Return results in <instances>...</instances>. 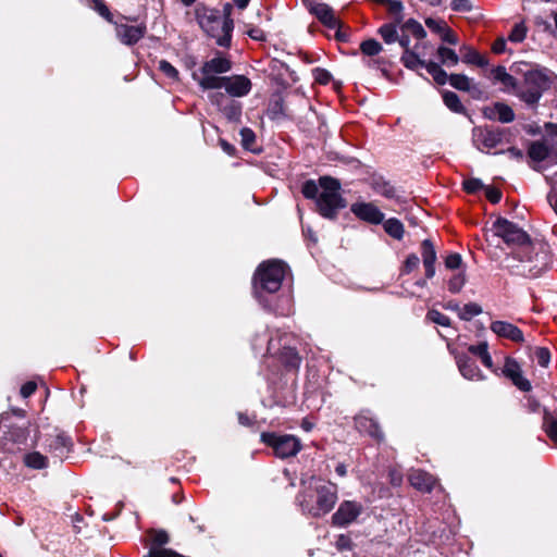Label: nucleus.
<instances>
[{
    "label": "nucleus",
    "mask_w": 557,
    "mask_h": 557,
    "mask_svg": "<svg viewBox=\"0 0 557 557\" xmlns=\"http://www.w3.org/2000/svg\"><path fill=\"white\" fill-rule=\"evenodd\" d=\"M493 231L496 236L502 237L508 245H517L524 249H529L530 247L529 235L517 224L505 218L496 219L493 223Z\"/></svg>",
    "instance_id": "6e6552de"
},
{
    "label": "nucleus",
    "mask_w": 557,
    "mask_h": 557,
    "mask_svg": "<svg viewBox=\"0 0 557 557\" xmlns=\"http://www.w3.org/2000/svg\"><path fill=\"white\" fill-rule=\"evenodd\" d=\"M419 264H420L419 257L414 253H410L404 262V265L401 268V274L411 273L412 271L418 269Z\"/></svg>",
    "instance_id": "8fccbe9b"
},
{
    "label": "nucleus",
    "mask_w": 557,
    "mask_h": 557,
    "mask_svg": "<svg viewBox=\"0 0 557 557\" xmlns=\"http://www.w3.org/2000/svg\"><path fill=\"white\" fill-rule=\"evenodd\" d=\"M240 135V145L242 147L253 153V154H260L262 153L263 149L262 147L257 145V137L255 132L249 127H243L239 132Z\"/></svg>",
    "instance_id": "a878e982"
},
{
    "label": "nucleus",
    "mask_w": 557,
    "mask_h": 557,
    "mask_svg": "<svg viewBox=\"0 0 557 557\" xmlns=\"http://www.w3.org/2000/svg\"><path fill=\"white\" fill-rule=\"evenodd\" d=\"M401 60L404 61L405 65L408 67V69H418V67H424L425 69V64H428L426 61L424 60H421L418 54L411 50H407L404 52L403 57H401Z\"/></svg>",
    "instance_id": "79ce46f5"
},
{
    "label": "nucleus",
    "mask_w": 557,
    "mask_h": 557,
    "mask_svg": "<svg viewBox=\"0 0 557 557\" xmlns=\"http://www.w3.org/2000/svg\"><path fill=\"white\" fill-rule=\"evenodd\" d=\"M335 546L338 552H346L352 549V541L349 535L339 534L336 537Z\"/></svg>",
    "instance_id": "603ef678"
},
{
    "label": "nucleus",
    "mask_w": 557,
    "mask_h": 557,
    "mask_svg": "<svg viewBox=\"0 0 557 557\" xmlns=\"http://www.w3.org/2000/svg\"><path fill=\"white\" fill-rule=\"evenodd\" d=\"M37 389V383L34 381H27L21 386L20 394L23 398H28Z\"/></svg>",
    "instance_id": "052dcab7"
},
{
    "label": "nucleus",
    "mask_w": 557,
    "mask_h": 557,
    "mask_svg": "<svg viewBox=\"0 0 557 557\" xmlns=\"http://www.w3.org/2000/svg\"><path fill=\"white\" fill-rule=\"evenodd\" d=\"M491 77L494 83H500L504 86V90L515 94L517 90V79L509 73H507L506 67L503 65H498L491 71Z\"/></svg>",
    "instance_id": "393cba45"
},
{
    "label": "nucleus",
    "mask_w": 557,
    "mask_h": 557,
    "mask_svg": "<svg viewBox=\"0 0 557 557\" xmlns=\"http://www.w3.org/2000/svg\"><path fill=\"white\" fill-rule=\"evenodd\" d=\"M146 33V26L145 25H119L116 27V35L119 39L125 44V45H134L138 42Z\"/></svg>",
    "instance_id": "aec40b11"
},
{
    "label": "nucleus",
    "mask_w": 557,
    "mask_h": 557,
    "mask_svg": "<svg viewBox=\"0 0 557 557\" xmlns=\"http://www.w3.org/2000/svg\"><path fill=\"white\" fill-rule=\"evenodd\" d=\"M288 107H267L265 115L273 122L281 123L292 120L293 116L287 111Z\"/></svg>",
    "instance_id": "c9c22d12"
},
{
    "label": "nucleus",
    "mask_w": 557,
    "mask_h": 557,
    "mask_svg": "<svg viewBox=\"0 0 557 557\" xmlns=\"http://www.w3.org/2000/svg\"><path fill=\"white\" fill-rule=\"evenodd\" d=\"M503 373L509 377L520 391L529 392L531 389L530 381L522 376L521 368L515 359L510 357L506 358Z\"/></svg>",
    "instance_id": "f3484780"
},
{
    "label": "nucleus",
    "mask_w": 557,
    "mask_h": 557,
    "mask_svg": "<svg viewBox=\"0 0 557 557\" xmlns=\"http://www.w3.org/2000/svg\"><path fill=\"white\" fill-rule=\"evenodd\" d=\"M425 70L433 77L438 85H445L449 82V75L436 62L429 61L425 64Z\"/></svg>",
    "instance_id": "72a5a7b5"
},
{
    "label": "nucleus",
    "mask_w": 557,
    "mask_h": 557,
    "mask_svg": "<svg viewBox=\"0 0 557 557\" xmlns=\"http://www.w3.org/2000/svg\"><path fill=\"white\" fill-rule=\"evenodd\" d=\"M462 263V258L459 253H450L445 259V267L449 270L459 269Z\"/></svg>",
    "instance_id": "4d7b16f0"
},
{
    "label": "nucleus",
    "mask_w": 557,
    "mask_h": 557,
    "mask_svg": "<svg viewBox=\"0 0 557 557\" xmlns=\"http://www.w3.org/2000/svg\"><path fill=\"white\" fill-rule=\"evenodd\" d=\"M355 428L361 434H367L373 440L380 442L382 438L379 420L369 409L360 411L355 418Z\"/></svg>",
    "instance_id": "f8f14e48"
},
{
    "label": "nucleus",
    "mask_w": 557,
    "mask_h": 557,
    "mask_svg": "<svg viewBox=\"0 0 557 557\" xmlns=\"http://www.w3.org/2000/svg\"><path fill=\"white\" fill-rule=\"evenodd\" d=\"M272 359L282 367L281 373L273 371L274 375H283L284 373L297 375L302 361V357L299 355L297 348L290 346L280 348Z\"/></svg>",
    "instance_id": "9b49d317"
},
{
    "label": "nucleus",
    "mask_w": 557,
    "mask_h": 557,
    "mask_svg": "<svg viewBox=\"0 0 557 557\" xmlns=\"http://www.w3.org/2000/svg\"><path fill=\"white\" fill-rule=\"evenodd\" d=\"M158 69L171 83L180 82V73L177 69L173 66L169 61L160 60Z\"/></svg>",
    "instance_id": "ea45409f"
},
{
    "label": "nucleus",
    "mask_w": 557,
    "mask_h": 557,
    "mask_svg": "<svg viewBox=\"0 0 557 557\" xmlns=\"http://www.w3.org/2000/svg\"><path fill=\"white\" fill-rule=\"evenodd\" d=\"M196 16L201 29L213 38L219 47H231L234 29L233 18H222L219 10L208 8H198Z\"/></svg>",
    "instance_id": "f03ea898"
},
{
    "label": "nucleus",
    "mask_w": 557,
    "mask_h": 557,
    "mask_svg": "<svg viewBox=\"0 0 557 557\" xmlns=\"http://www.w3.org/2000/svg\"><path fill=\"white\" fill-rule=\"evenodd\" d=\"M310 12L317 18L331 29H336L339 26V21L334 15L333 9L325 3H315L311 7Z\"/></svg>",
    "instance_id": "4be33fe9"
},
{
    "label": "nucleus",
    "mask_w": 557,
    "mask_h": 557,
    "mask_svg": "<svg viewBox=\"0 0 557 557\" xmlns=\"http://www.w3.org/2000/svg\"><path fill=\"white\" fill-rule=\"evenodd\" d=\"M288 265L277 259L261 262L252 276L253 295L259 302H263L267 294H275L282 287Z\"/></svg>",
    "instance_id": "f257e3e1"
},
{
    "label": "nucleus",
    "mask_w": 557,
    "mask_h": 557,
    "mask_svg": "<svg viewBox=\"0 0 557 557\" xmlns=\"http://www.w3.org/2000/svg\"><path fill=\"white\" fill-rule=\"evenodd\" d=\"M441 38L444 42L456 46L458 44L457 35L448 26L442 33Z\"/></svg>",
    "instance_id": "e2e57ef3"
},
{
    "label": "nucleus",
    "mask_w": 557,
    "mask_h": 557,
    "mask_svg": "<svg viewBox=\"0 0 557 557\" xmlns=\"http://www.w3.org/2000/svg\"><path fill=\"white\" fill-rule=\"evenodd\" d=\"M461 50L465 51L463 62L468 64H475L480 67H485L490 64L488 60L485 57L481 55L476 50L468 46H463Z\"/></svg>",
    "instance_id": "473e14b6"
},
{
    "label": "nucleus",
    "mask_w": 557,
    "mask_h": 557,
    "mask_svg": "<svg viewBox=\"0 0 557 557\" xmlns=\"http://www.w3.org/2000/svg\"><path fill=\"white\" fill-rule=\"evenodd\" d=\"M543 429L548 437L557 444V419L546 410L543 418Z\"/></svg>",
    "instance_id": "58836bf2"
},
{
    "label": "nucleus",
    "mask_w": 557,
    "mask_h": 557,
    "mask_svg": "<svg viewBox=\"0 0 557 557\" xmlns=\"http://www.w3.org/2000/svg\"><path fill=\"white\" fill-rule=\"evenodd\" d=\"M385 234L396 240H401L405 235L403 222L396 218L385 219Z\"/></svg>",
    "instance_id": "c756f323"
},
{
    "label": "nucleus",
    "mask_w": 557,
    "mask_h": 557,
    "mask_svg": "<svg viewBox=\"0 0 557 557\" xmlns=\"http://www.w3.org/2000/svg\"><path fill=\"white\" fill-rule=\"evenodd\" d=\"M208 86L224 89L232 97H244L251 90V82L245 75L224 76L222 79H210Z\"/></svg>",
    "instance_id": "1a4fd4ad"
},
{
    "label": "nucleus",
    "mask_w": 557,
    "mask_h": 557,
    "mask_svg": "<svg viewBox=\"0 0 557 557\" xmlns=\"http://www.w3.org/2000/svg\"><path fill=\"white\" fill-rule=\"evenodd\" d=\"M391 484L394 486H399L403 482V473L397 469H392L388 473Z\"/></svg>",
    "instance_id": "338daca9"
},
{
    "label": "nucleus",
    "mask_w": 557,
    "mask_h": 557,
    "mask_svg": "<svg viewBox=\"0 0 557 557\" xmlns=\"http://www.w3.org/2000/svg\"><path fill=\"white\" fill-rule=\"evenodd\" d=\"M308 496L315 498V505L309 508V512L313 517H320L334 508L337 502V486L331 482L319 481L313 488V494Z\"/></svg>",
    "instance_id": "0eeeda50"
},
{
    "label": "nucleus",
    "mask_w": 557,
    "mask_h": 557,
    "mask_svg": "<svg viewBox=\"0 0 557 557\" xmlns=\"http://www.w3.org/2000/svg\"><path fill=\"white\" fill-rule=\"evenodd\" d=\"M219 146L221 147V149L230 157H236L237 156V149L236 147L228 143L226 139L224 138H219Z\"/></svg>",
    "instance_id": "680f3d73"
},
{
    "label": "nucleus",
    "mask_w": 557,
    "mask_h": 557,
    "mask_svg": "<svg viewBox=\"0 0 557 557\" xmlns=\"http://www.w3.org/2000/svg\"><path fill=\"white\" fill-rule=\"evenodd\" d=\"M535 358H536L537 363L541 367L546 368L549 364V361H550V352L545 347H537L535 349Z\"/></svg>",
    "instance_id": "3c124183"
},
{
    "label": "nucleus",
    "mask_w": 557,
    "mask_h": 557,
    "mask_svg": "<svg viewBox=\"0 0 557 557\" xmlns=\"http://www.w3.org/2000/svg\"><path fill=\"white\" fill-rule=\"evenodd\" d=\"M396 25H385V44H391V42H395V41H398L399 45L405 48V51L407 50H410L409 46H410V38H409V35L407 33H403L400 32V34H398L396 27Z\"/></svg>",
    "instance_id": "cd10ccee"
},
{
    "label": "nucleus",
    "mask_w": 557,
    "mask_h": 557,
    "mask_svg": "<svg viewBox=\"0 0 557 557\" xmlns=\"http://www.w3.org/2000/svg\"><path fill=\"white\" fill-rule=\"evenodd\" d=\"M549 77L539 70H531L524 74L521 84H517L515 94L520 100L527 104H535L546 89L549 88Z\"/></svg>",
    "instance_id": "20e7f679"
},
{
    "label": "nucleus",
    "mask_w": 557,
    "mask_h": 557,
    "mask_svg": "<svg viewBox=\"0 0 557 557\" xmlns=\"http://www.w3.org/2000/svg\"><path fill=\"white\" fill-rule=\"evenodd\" d=\"M260 442L270 447L273 455L280 459L295 457L302 449L300 438L292 434L262 432L260 434Z\"/></svg>",
    "instance_id": "39448f33"
},
{
    "label": "nucleus",
    "mask_w": 557,
    "mask_h": 557,
    "mask_svg": "<svg viewBox=\"0 0 557 557\" xmlns=\"http://www.w3.org/2000/svg\"><path fill=\"white\" fill-rule=\"evenodd\" d=\"M242 107H221V111L228 122L240 123Z\"/></svg>",
    "instance_id": "de8ad7c7"
},
{
    "label": "nucleus",
    "mask_w": 557,
    "mask_h": 557,
    "mask_svg": "<svg viewBox=\"0 0 557 557\" xmlns=\"http://www.w3.org/2000/svg\"><path fill=\"white\" fill-rule=\"evenodd\" d=\"M449 84L458 90L479 91L478 85L472 83V81L463 74H450Z\"/></svg>",
    "instance_id": "c85d7f7f"
},
{
    "label": "nucleus",
    "mask_w": 557,
    "mask_h": 557,
    "mask_svg": "<svg viewBox=\"0 0 557 557\" xmlns=\"http://www.w3.org/2000/svg\"><path fill=\"white\" fill-rule=\"evenodd\" d=\"M148 535V542L146 543V546H148V552H159V550H166L165 547L170 541V534L164 529H150L147 532Z\"/></svg>",
    "instance_id": "5701e85b"
},
{
    "label": "nucleus",
    "mask_w": 557,
    "mask_h": 557,
    "mask_svg": "<svg viewBox=\"0 0 557 557\" xmlns=\"http://www.w3.org/2000/svg\"><path fill=\"white\" fill-rule=\"evenodd\" d=\"M400 32L413 35L417 39H422L426 36V33L422 25L413 18H409L405 24L401 25Z\"/></svg>",
    "instance_id": "4c0bfd02"
},
{
    "label": "nucleus",
    "mask_w": 557,
    "mask_h": 557,
    "mask_svg": "<svg viewBox=\"0 0 557 557\" xmlns=\"http://www.w3.org/2000/svg\"><path fill=\"white\" fill-rule=\"evenodd\" d=\"M238 423L243 426L253 428L257 425L256 416L250 417L245 412L237 413Z\"/></svg>",
    "instance_id": "bf43d9fd"
},
{
    "label": "nucleus",
    "mask_w": 557,
    "mask_h": 557,
    "mask_svg": "<svg viewBox=\"0 0 557 557\" xmlns=\"http://www.w3.org/2000/svg\"><path fill=\"white\" fill-rule=\"evenodd\" d=\"M548 153L549 149L543 141H533L528 150L529 157L536 162L544 161Z\"/></svg>",
    "instance_id": "f704fd0d"
},
{
    "label": "nucleus",
    "mask_w": 557,
    "mask_h": 557,
    "mask_svg": "<svg viewBox=\"0 0 557 557\" xmlns=\"http://www.w3.org/2000/svg\"><path fill=\"white\" fill-rule=\"evenodd\" d=\"M319 184L322 191L315 202L317 210L324 219L335 220L338 210L347 207L346 199L339 193L341 182L335 177L324 175L319 177Z\"/></svg>",
    "instance_id": "7ed1b4c3"
},
{
    "label": "nucleus",
    "mask_w": 557,
    "mask_h": 557,
    "mask_svg": "<svg viewBox=\"0 0 557 557\" xmlns=\"http://www.w3.org/2000/svg\"><path fill=\"white\" fill-rule=\"evenodd\" d=\"M437 55L442 64L450 66L457 65L459 62L458 54L450 48L440 46L437 48Z\"/></svg>",
    "instance_id": "e433bc0d"
},
{
    "label": "nucleus",
    "mask_w": 557,
    "mask_h": 557,
    "mask_svg": "<svg viewBox=\"0 0 557 557\" xmlns=\"http://www.w3.org/2000/svg\"><path fill=\"white\" fill-rule=\"evenodd\" d=\"M74 443L70 435L64 431H58L53 435H48L45 438V449L53 458L62 462L73 451Z\"/></svg>",
    "instance_id": "9d476101"
},
{
    "label": "nucleus",
    "mask_w": 557,
    "mask_h": 557,
    "mask_svg": "<svg viewBox=\"0 0 557 557\" xmlns=\"http://www.w3.org/2000/svg\"><path fill=\"white\" fill-rule=\"evenodd\" d=\"M475 141L482 138V144L485 148H493L497 144V138L492 132L483 131L481 128L474 129Z\"/></svg>",
    "instance_id": "c03bdc74"
},
{
    "label": "nucleus",
    "mask_w": 557,
    "mask_h": 557,
    "mask_svg": "<svg viewBox=\"0 0 557 557\" xmlns=\"http://www.w3.org/2000/svg\"><path fill=\"white\" fill-rule=\"evenodd\" d=\"M466 275L463 272H459V273H456L454 274L449 280H448V290L451 293V294H458L462 287L465 286L466 284Z\"/></svg>",
    "instance_id": "a18cd8bd"
},
{
    "label": "nucleus",
    "mask_w": 557,
    "mask_h": 557,
    "mask_svg": "<svg viewBox=\"0 0 557 557\" xmlns=\"http://www.w3.org/2000/svg\"><path fill=\"white\" fill-rule=\"evenodd\" d=\"M426 320L441 326H450V319L438 310L431 309L425 315Z\"/></svg>",
    "instance_id": "49530a36"
},
{
    "label": "nucleus",
    "mask_w": 557,
    "mask_h": 557,
    "mask_svg": "<svg viewBox=\"0 0 557 557\" xmlns=\"http://www.w3.org/2000/svg\"><path fill=\"white\" fill-rule=\"evenodd\" d=\"M385 10L393 18V25H397L403 22L404 4L400 0H385Z\"/></svg>",
    "instance_id": "2f4dec72"
},
{
    "label": "nucleus",
    "mask_w": 557,
    "mask_h": 557,
    "mask_svg": "<svg viewBox=\"0 0 557 557\" xmlns=\"http://www.w3.org/2000/svg\"><path fill=\"white\" fill-rule=\"evenodd\" d=\"M409 482L414 488L429 493L434 487L436 480L423 470H412L409 474Z\"/></svg>",
    "instance_id": "b1692460"
},
{
    "label": "nucleus",
    "mask_w": 557,
    "mask_h": 557,
    "mask_svg": "<svg viewBox=\"0 0 557 557\" xmlns=\"http://www.w3.org/2000/svg\"><path fill=\"white\" fill-rule=\"evenodd\" d=\"M231 70V59L222 52L218 51L212 59L203 62L202 66L200 67L201 76H199L197 72H193L191 77L198 83L200 88L208 90L213 88L208 86L207 82L210 79H222L224 76L219 75L227 73Z\"/></svg>",
    "instance_id": "423d86ee"
},
{
    "label": "nucleus",
    "mask_w": 557,
    "mask_h": 557,
    "mask_svg": "<svg viewBox=\"0 0 557 557\" xmlns=\"http://www.w3.org/2000/svg\"><path fill=\"white\" fill-rule=\"evenodd\" d=\"M450 5L457 12H470L473 8L470 0H453Z\"/></svg>",
    "instance_id": "13d9d810"
},
{
    "label": "nucleus",
    "mask_w": 557,
    "mask_h": 557,
    "mask_svg": "<svg viewBox=\"0 0 557 557\" xmlns=\"http://www.w3.org/2000/svg\"><path fill=\"white\" fill-rule=\"evenodd\" d=\"M361 513V506L356 502L345 500L332 516V522L337 527H346Z\"/></svg>",
    "instance_id": "4468645a"
},
{
    "label": "nucleus",
    "mask_w": 557,
    "mask_h": 557,
    "mask_svg": "<svg viewBox=\"0 0 557 557\" xmlns=\"http://www.w3.org/2000/svg\"><path fill=\"white\" fill-rule=\"evenodd\" d=\"M360 51L362 53L363 64L371 69L383 73L382 62L379 54L382 51V46L375 39H367L360 44Z\"/></svg>",
    "instance_id": "ddd939ff"
},
{
    "label": "nucleus",
    "mask_w": 557,
    "mask_h": 557,
    "mask_svg": "<svg viewBox=\"0 0 557 557\" xmlns=\"http://www.w3.org/2000/svg\"><path fill=\"white\" fill-rule=\"evenodd\" d=\"M527 30L528 29L523 23L516 24L509 35V40L512 42L523 41L527 36Z\"/></svg>",
    "instance_id": "09e8293b"
},
{
    "label": "nucleus",
    "mask_w": 557,
    "mask_h": 557,
    "mask_svg": "<svg viewBox=\"0 0 557 557\" xmlns=\"http://www.w3.org/2000/svg\"><path fill=\"white\" fill-rule=\"evenodd\" d=\"M4 419V416H2L0 421V431H2L1 438L17 445L25 444L29 436V430L25 426L14 424L2 425Z\"/></svg>",
    "instance_id": "a211bd4d"
},
{
    "label": "nucleus",
    "mask_w": 557,
    "mask_h": 557,
    "mask_svg": "<svg viewBox=\"0 0 557 557\" xmlns=\"http://www.w3.org/2000/svg\"><path fill=\"white\" fill-rule=\"evenodd\" d=\"M485 196L492 203H498L502 199V191L494 187H486Z\"/></svg>",
    "instance_id": "0e129e2a"
},
{
    "label": "nucleus",
    "mask_w": 557,
    "mask_h": 557,
    "mask_svg": "<svg viewBox=\"0 0 557 557\" xmlns=\"http://www.w3.org/2000/svg\"><path fill=\"white\" fill-rule=\"evenodd\" d=\"M96 10L102 17L107 18L108 21H111L112 16L110 10L102 1H97Z\"/></svg>",
    "instance_id": "774afa93"
},
{
    "label": "nucleus",
    "mask_w": 557,
    "mask_h": 557,
    "mask_svg": "<svg viewBox=\"0 0 557 557\" xmlns=\"http://www.w3.org/2000/svg\"><path fill=\"white\" fill-rule=\"evenodd\" d=\"M425 25H426V27L429 29H431L432 32L438 34L440 36L442 35V33L447 27V24L444 21L435 20V18H432V17H429V18L425 20Z\"/></svg>",
    "instance_id": "5fc2aeb1"
},
{
    "label": "nucleus",
    "mask_w": 557,
    "mask_h": 557,
    "mask_svg": "<svg viewBox=\"0 0 557 557\" xmlns=\"http://www.w3.org/2000/svg\"><path fill=\"white\" fill-rule=\"evenodd\" d=\"M24 463L30 469L41 470L48 467V458L39 451H32L24 456Z\"/></svg>",
    "instance_id": "7c9ffc66"
},
{
    "label": "nucleus",
    "mask_w": 557,
    "mask_h": 557,
    "mask_svg": "<svg viewBox=\"0 0 557 557\" xmlns=\"http://www.w3.org/2000/svg\"><path fill=\"white\" fill-rule=\"evenodd\" d=\"M313 78L315 82L326 85L331 81V73L324 69L315 67L312 70Z\"/></svg>",
    "instance_id": "6e6d98bb"
},
{
    "label": "nucleus",
    "mask_w": 557,
    "mask_h": 557,
    "mask_svg": "<svg viewBox=\"0 0 557 557\" xmlns=\"http://www.w3.org/2000/svg\"><path fill=\"white\" fill-rule=\"evenodd\" d=\"M458 369L461 375L467 380H483L484 375L476 366L475 361L467 355H458L456 357Z\"/></svg>",
    "instance_id": "412c9836"
},
{
    "label": "nucleus",
    "mask_w": 557,
    "mask_h": 557,
    "mask_svg": "<svg viewBox=\"0 0 557 557\" xmlns=\"http://www.w3.org/2000/svg\"><path fill=\"white\" fill-rule=\"evenodd\" d=\"M491 331L496 334L498 337L509 339L513 343H523L524 336L523 332L516 326L515 324L503 321V320H496L493 321L490 325Z\"/></svg>",
    "instance_id": "dca6fc26"
},
{
    "label": "nucleus",
    "mask_w": 557,
    "mask_h": 557,
    "mask_svg": "<svg viewBox=\"0 0 557 557\" xmlns=\"http://www.w3.org/2000/svg\"><path fill=\"white\" fill-rule=\"evenodd\" d=\"M350 211L367 223L377 225L383 222V212L372 202H355L350 206Z\"/></svg>",
    "instance_id": "2eb2a0df"
},
{
    "label": "nucleus",
    "mask_w": 557,
    "mask_h": 557,
    "mask_svg": "<svg viewBox=\"0 0 557 557\" xmlns=\"http://www.w3.org/2000/svg\"><path fill=\"white\" fill-rule=\"evenodd\" d=\"M320 184L314 180H307L301 186V193L306 199L318 200Z\"/></svg>",
    "instance_id": "a19ab883"
},
{
    "label": "nucleus",
    "mask_w": 557,
    "mask_h": 557,
    "mask_svg": "<svg viewBox=\"0 0 557 557\" xmlns=\"http://www.w3.org/2000/svg\"><path fill=\"white\" fill-rule=\"evenodd\" d=\"M482 313V307L475 302L466 304L459 309L458 315L461 320L469 321Z\"/></svg>",
    "instance_id": "37998d69"
},
{
    "label": "nucleus",
    "mask_w": 557,
    "mask_h": 557,
    "mask_svg": "<svg viewBox=\"0 0 557 557\" xmlns=\"http://www.w3.org/2000/svg\"><path fill=\"white\" fill-rule=\"evenodd\" d=\"M488 349V345L486 342H482L478 345H470L468 350L474 356H478L480 359L482 358L483 354L486 352Z\"/></svg>",
    "instance_id": "69168bd1"
},
{
    "label": "nucleus",
    "mask_w": 557,
    "mask_h": 557,
    "mask_svg": "<svg viewBox=\"0 0 557 557\" xmlns=\"http://www.w3.org/2000/svg\"><path fill=\"white\" fill-rule=\"evenodd\" d=\"M483 112L486 117L497 119L502 123H509L515 119L511 107H484Z\"/></svg>",
    "instance_id": "bb28decb"
},
{
    "label": "nucleus",
    "mask_w": 557,
    "mask_h": 557,
    "mask_svg": "<svg viewBox=\"0 0 557 557\" xmlns=\"http://www.w3.org/2000/svg\"><path fill=\"white\" fill-rule=\"evenodd\" d=\"M420 252L425 270V277L432 278L435 275V262L437 260V252L433 242L431 239H424L421 243Z\"/></svg>",
    "instance_id": "6ab92c4d"
},
{
    "label": "nucleus",
    "mask_w": 557,
    "mask_h": 557,
    "mask_svg": "<svg viewBox=\"0 0 557 557\" xmlns=\"http://www.w3.org/2000/svg\"><path fill=\"white\" fill-rule=\"evenodd\" d=\"M463 189L469 194H475L484 188V185L479 178H469L463 182Z\"/></svg>",
    "instance_id": "864d4df0"
}]
</instances>
